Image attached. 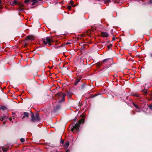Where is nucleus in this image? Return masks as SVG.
Returning <instances> with one entry per match:
<instances>
[{"label":"nucleus","instance_id":"nucleus-7","mask_svg":"<svg viewBox=\"0 0 152 152\" xmlns=\"http://www.w3.org/2000/svg\"><path fill=\"white\" fill-rule=\"evenodd\" d=\"M27 39H29L30 40H32L34 39V38L32 36L29 35L27 37V39Z\"/></svg>","mask_w":152,"mask_h":152},{"label":"nucleus","instance_id":"nucleus-13","mask_svg":"<svg viewBox=\"0 0 152 152\" xmlns=\"http://www.w3.org/2000/svg\"><path fill=\"white\" fill-rule=\"evenodd\" d=\"M14 118H13V120H12V118H9V120H10V121H12V123L14 122H15V123H16L17 122V121H15L14 120Z\"/></svg>","mask_w":152,"mask_h":152},{"label":"nucleus","instance_id":"nucleus-14","mask_svg":"<svg viewBox=\"0 0 152 152\" xmlns=\"http://www.w3.org/2000/svg\"><path fill=\"white\" fill-rule=\"evenodd\" d=\"M104 3L106 4L110 2V0H104Z\"/></svg>","mask_w":152,"mask_h":152},{"label":"nucleus","instance_id":"nucleus-34","mask_svg":"<svg viewBox=\"0 0 152 152\" xmlns=\"http://www.w3.org/2000/svg\"><path fill=\"white\" fill-rule=\"evenodd\" d=\"M115 40V39L114 38H113V40Z\"/></svg>","mask_w":152,"mask_h":152},{"label":"nucleus","instance_id":"nucleus-19","mask_svg":"<svg viewBox=\"0 0 152 152\" xmlns=\"http://www.w3.org/2000/svg\"><path fill=\"white\" fill-rule=\"evenodd\" d=\"M20 140V141L22 142H24L25 141L24 139L23 138H21Z\"/></svg>","mask_w":152,"mask_h":152},{"label":"nucleus","instance_id":"nucleus-30","mask_svg":"<svg viewBox=\"0 0 152 152\" xmlns=\"http://www.w3.org/2000/svg\"><path fill=\"white\" fill-rule=\"evenodd\" d=\"M3 120H4L3 119V118H2V117H1V118H0V121H3Z\"/></svg>","mask_w":152,"mask_h":152},{"label":"nucleus","instance_id":"nucleus-12","mask_svg":"<svg viewBox=\"0 0 152 152\" xmlns=\"http://www.w3.org/2000/svg\"><path fill=\"white\" fill-rule=\"evenodd\" d=\"M110 60V59L109 58L105 59L103 61L102 63H105L106 62H108Z\"/></svg>","mask_w":152,"mask_h":152},{"label":"nucleus","instance_id":"nucleus-15","mask_svg":"<svg viewBox=\"0 0 152 152\" xmlns=\"http://www.w3.org/2000/svg\"><path fill=\"white\" fill-rule=\"evenodd\" d=\"M80 80V79H79L77 80L76 81L75 83V85H76L77 83H78L79 82Z\"/></svg>","mask_w":152,"mask_h":152},{"label":"nucleus","instance_id":"nucleus-33","mask_svg":"<svg viewBox=\"0 0 152 152\" xmlns=\"http://www.w3.org/2000/svg\"><path fill=\"white\" fill-rule=\"evenodd\" d=\"M102 64V63H100V64H99V63L98 64L99 65V64H99V66H101V64Z\"/></svg>","mask_w":152,"mask_h":152},{"label":"nucleus","instance_id":"nucleus-24","mask_svg":"<svg viewBox=\"0 0 152 152\" xmlns=\"http://www.w3.org/2000/svg\"><path fill=\"white\" fill-rule=\"evenodd\" d=\"M134 96H136L137 97H139L140 95L138 94H135L133 95Z\"/></svg>","mask_w":152,"mask_h":152},{"label":"nucleus","instance_id":"nucleus-32","mask_svg":"<svg viewBox=\"0 0 152 152\" xmlns=\"http://www.w3.org/2000/svg\"><path fill=\"white\" fill-rule=\"evenodd\" d=\"M27 43H25L24 45V46H26L27 45Z\"/></svg>","mask_w":152,"mask_h":152},{"label":"nucleus","instance_id":"nucleus-6","mask_svg":"<svg viewBox=\"0 0 152 152\" xmlns=\"http://www.w3.org/2000/svg\"><path fill=\"white\" fill-rule=\"evenodd\" d=\"M2 117L3 119V120L4 121V124H5V123L6 122L7 120L8 119V117L5 115H4Z\"/></svg>","mask_w":152,"mask_h":152},{"label":"nucleus","instance_id":"nucleus-3","mask_svg":"<svg viewBox=\"0 0 152 152\" xmlns=\"http://www.w3.org/2000/svg\"><path fill=\"white\" fill-rule=\"evenodd\" d=\"M80 126V125L79 124H76L74 126H73V128L71 129V130L72 132L74 133V132L75 131H78L79 127Z\"/></svg>","mask_w":152,"mask_h":152},{"label":"nucleus","instance_id":"nucleus-10","mask_svg":"<svg viewBox=\"0 0 152 152\" xmlns=\"http://www.w3.org/2000/svg\"><path fill=\"white\" fill-rule=\"evenodd\" d=\"M24 116L22 117V119H23L25 117H28V113L24 112L23 113Z\"/></svg>","mask_w":152,"mask_h":152},{"label":"nucleus","instance_id":"nucleus-8","mask_svg":"<svg viewBox=\"0 0 152 152\" xmlns=\"http://www.w3.org/2000/svg\"><path fill=\"white\" fill-rule=\"evenodd\" d=\"M69 141H67L65 142L64 145V147L65 149H66L68 148L69 145Z\"/></svg>","mask_w":152,"mask_h":152},{"label":"nucleus","instance_id":"nucleus-4","mask_svg":"<svg viewBox=\"0 0 152 152\" xmlns=\"http://www.w3.org/2000/svg\"><path fill=\"white\" fill-rule=\"evenodd\" d=\"M55 96L56 98L61 97L62 101H64V94L61 92L55 95Z\"/></svg>","mask_w":152,"mask_h":152},{"label":"nucleus","instance_id":"nucleus-20","mask_svg":"<svg viewBox=\"0 0 152 152\" xmlns=\"http://www.w3.org/2000/svg\"><path fill=\"white\" fill-rule=\"evenodd\" d=\"M148 3L149 4L152 3V0H149L148 1Z\"/></svg>","mask_w":152,"mask_h":152},{"label":"nucleus","instance_id":"nucleus-25","mask_svg":"<svg viewBox=\"0 0 152 152\" xmlns=\"http://www.w3.org/2000/svg\"><path fill=\"white\" fill-rule=\"evenodd\" d=\"M32 2L35 3L37 2V0H32Z\"/></svg>","mask_w":152,"mask_h":152},{"label":"nucleus","instance_id":"nucleus-1","mask_svg":"<svg viewBox=\"0 0 152 152\" xmlns=\"http://www.w3.org/2000/svg\"><path fill=\"white\" fill-rule=\"evenodd\" d=\"M43 43L45 45H47L48 46H50L52 44L53 42L52 37H47L45 38L42 39Z\"/></svg>","mask_w":152,"mask_h":152},{"label":"nucleus","instance_id":"nucleus-27","mask_svg":"<svg viewBox=\"0 0 152 152\" xmlns=\"http://www.w3.org/2000/svg\"><path fill=\"white\" fill-rule=\"evenodd\" d=\"M112 44H110V45L108 46V48H109L110 47H112Z\"/></svg>","mask_w":152,"mask_h":152},{"label":"nucleus","instance_id":"nucleus-11","mask_svg":"<svg viewBox=\"0 0 152 152\" xmlns=\"http://www.w3.org/2000/svg\"><path fill=\"white\" fill-rule=\"evenodd\" d=\"M84 123V120L83 119H82L79 120L78 124H80L81 123L83 124Z\"/></svg>","mask_w":152,"mask_h":152},{"label":"nucleus","instance_id":"nucleus-28","mask_svg":"<svg viewBox=\"0 0 152 152\" xmlns=\"http://www.w3.org/2000/svg\"><path fill=\"white\" fill-rule=\"evenodd\" d=\"M29 1V0H25V3H27Z\"/></svg>","mask_w":152,"mask_h":152},{"label":"nucleus","instance_id":"nucleus-31","mask_svg":"<svg viewBox=\"0 0 152 152\" xmlns=\"http://www.w3.org/2000/svg\"><path fill=\"white\" fill-rule=\"evenodd\" d=\"M65 152H69V150L68 149Z\"/></svg>","mask_w":152,"mask_h":152},{"label":"nucleus","instance_id":"nucleus-26","mask_svg":"<svg viewBox=\"0 0 152 152\" xmlns=\"http://www.w3.org/2000/svg\"><path fill=\"white\" fill-rule=\"evenodd\" d=\"M149 107L152 110V104H151L149 106Z\"/></svg>","mask_w":152,"mask_h":152},{"label":"nucleus","instance_id":"nucleus-23","mask_svg":"<svg viewBox=\"0 0 152 152\" xmlns=\"http://www.w3.org/2000/svg\"><path fill=\"white\" fill-rule=\"evenodd\" d=\"M2 150L4 152H6L7 151V149L3 148H2Z\"/></svg>","mask_w":152,"mask_h":152},{"label":"nucleus","instance_id":"nucleus-2","mask_svg":"<svg viewBox=\"0 0 152 152\" xmlns=\"http://www.w3.org/2000/svg\"><path fill=\"white\" fill-rule=\"evenodd\" d=\"M31 121L32 122H34L36 121H39V115L38 114H36L35 116L34 114L32 113L31 114Z\"/></svg>","mask_w":152,"mask_h":152},{"label":"nucleus","instance_id":"nucleus-29","mask_svg":"<svg viewBox=\"0 0 152 152\" xmlns=\"http://www.w3.org/2000/svg\"><path fill=\"white\" fill-rule=\"evenodd\" d=\"M61 143L62 144H63L64 143V141L63 140H61Z\"/></svg>","mask_w":152,"mask_h":152},{"label":"nucleus","instance_id":"nucleus-5","mask_svg":"<svg viewBox=\"0 0 152 152\" xmlns=\"http://www.w3.org/2000/svg\"><path fill=\"white\" fill-rule=\"evenodd\" d=\"M101 36L102 37H108L109 36V34L106 32H101Z\"/></svg>","mask_w":152,"mask_h":152},{"label":"nucleus","instance_id":"nucleus-21","mask_svg":"<svg viewBox=\"0 0 152 152\" xmlns=\"http://www.w3.org/2000/svg\"><path fill=\"white\" fill-rule=\"evenodd\" d=\"M70 3L72 5H73L74 4V2L73 1L71 0L70 1Z\"/></svg>","mask_w":152,"mask_h":152},{"label":"nucleus","instance_id":"nucleus-18","mask_svg":"<svg viewBox=\"0 0 152 152\" xmlns=\"http://www.w3.org/2000/svg\"><path fill=\"white\" fill-rule=\"evenodd\" d=\"M17 4V1L15 0H14L13 1V3L12 4V5H14V4Z\"/></svg>","mask_w":152,"mask_h":152},{"label":"nucleus","instance_id":"nucleus-22","mask_svg":"<svg viewBox=\"0 0 152 152\" xmlns=\"http://www.w3.org/2000/svg\"><path fill=\"white\" fill-rule=\"evenodd\" d=\"M133 105H134V106L136 107L137 108V109H138L139 108V107L138 106L135 104H134L133 103Z\"/></svg>","mask_w":152,"mask_h":152},{"label":"nucleus","instance_id":"nucleus-16","mask_svg":"<svg viewBox=\"0 0 152 152\" xmlns=\"http://www.w3.org/2000/svg\"><path fill=\"white\" fill-rule=\"evenodd\" d=\"M23 4H20V9H21V10H23Z\"/></svg>","mask_w":152,"mask_h":152},{"label":"nucleus","instance_id":"nucleus-17","mask_svg":"<svg viewBox=\"0 0 152 152\" xmlns=\"http://www.w3.org/2000/svg\"><path fill=\"white\" fill-rule=\"evenodd\" d=\"M71 6H68L67 7V9L69 10H71Z\"/></svg>","mask_w":152,"mask_h":152},{"label":"nucleus","instance_id":"nucleus-9","mask_svg":"<svg viewBox=\"0 0 152 152\" xmlns=\"http://www.w3.org/2000/svg\"><path fill=\"white\" fill-rule=\"evenodd\" d=\"M6 107L3 105H1L0 106V109L2 110H5L6 109Z\"/></svg>","mask_w":152,"mask_h":152}]
</instances>
